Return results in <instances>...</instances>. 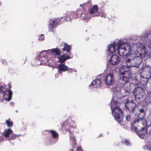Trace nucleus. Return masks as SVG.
<instances>
[{
    "label": "nucleus",
    "mask_w": 151,
    "mask_h": 151,
    "mask_svg": "<svg viewBox=\"0 0 151 151\" xmlns=\"http://www.w3.org/2000/svg\"><path fill=\"white\" fill-rule=\"evenodd\" d=\"M44 39V35L43 34H41L38 40H43Z\"/></svg>",
    "instance_id": "473e14b6"
},
{
    "label": "nucleus",
    "mask_w": 151,
    "mask_h": 151,
    "mask_svg": "<svg viewBox=\"0 0 151 151\" xmlns=\"http://www.w3.org/2000/svg\"><path fill=\"white\" fill-rule=\"evenodd\" d=\"M126 96V95H122V96H123V97H124V96Z\"/></svg>",
    "instance_id": "8fccbe9b"
},
{
    "label": "nucleus",
    "mask_w": 151,
    "mask_h": 151,
    "mask_svg": "<svg viewBox=\"0 0 151 151\" xmlns=\"http://www.w3.org/2000/svg\"><path fill=\"white\" fill-rule=\"evenodd\" d=\"M69 151H73V150L72 149H71Z\"/></svg>",
    "instance_id": "de8ad7c7"
},
{
    "label": "nucleus",
    "mask_w": 151,
    "mask_h": 151,
    "mask_svg": "<svg viewBox=\"0 0 151 151\" xmlns=\"http://www.w3.org/2000/svg\"><path fill=\"white\" fill-rule=\"evenodd\" d=\"M0 97H1V95H0Z\"/></svg>",
    "instance_id": "6e6d98bb"
},
{
    "label": "nucleus",
    "mask_w": 151,
    "mask_h": 151,
    "mask_svg": "<svg viewBox=\"0 0 151 151\" xmlns=\"http://www.w3.org/2000/svg\"><path fill=\"white\" fill-rule=\"evenodd\" d=\"M145 101L147 104L151 103V97L147 96L145 99Z\"/></svg>",
    "instance_id": "bb28decb"
},
{
    "label": "nucleus",
    "mask_w": 151,
    "mask_h": 151,
    "mask_svg": "<svg viewBox=\"0 0 151 151\" xmlns=\"http://www.w3.org/2000/svg\"><path fill=\"white\" fill-rule=\"evenodd\" d=\"M134 114L136 116H138V117L137 118H135L133 121V124L136 123H142L143 127H146L147 126V122L144 119V117L141 116L140 114L135 113Z\"/></svg>",
    "instance_id": "f8f14e48"
},
{
    "label": "nucleus",
    "mask_w": 151,
    "mask_h": 151,
    "mask_svg": "<svg viewBox=\"0 0 151 151\" xmlns=\"http://www.w3.org/2000/svg\"><path fill=\"white\" fill-rule=\"evenodd\" d=\"M101 134H100L99 136H101Z\"/></svg>",
    "instance_id": "864d4df0"
},
{
    "label": "nucleus",
    "mask_w": 151,
    "mask_h": 151,
    "mask_svg": "<svg viewBox=\"0 0 151 151\" xmlns=\"http://www.w3.org/2000/svg\"><path fill=\"white\" fill-rule=\"evenodd\" d=\"M126 65H127L122 66L120 69L119 81L122 82L121 86L119 88L114 87L112 89L114 93L117 95H122L123 89L122 88L121 89L120 87L122 86H123V89L125 92L129 93L131 92V88L128 82L131 75V72L129 69L132 66H128L126 63Z\"/></svg>",
    "instance_id": "f03ea898"
},
{
    "label": "nucleus",
    "mask_w": 151,
    "mask_h": 151,
    "mask_svg": "<svg viewBox=\"0 0 151 151\" xmlns=\"http://www.w3.org/2000/svg\"><path fill=\"white\" fill-rule=\"evenodd\" d=\"M4 139H5L3 137V136L2 135H0V143H1V141H3V142H4Z\"/></svg>",
    "instance_id": "c9c22d12"
},
{
    "label": "nucleus",
    "mask_w": 151,
    "mask_h": 151,
    "mask_svg": "<svg viewBox=\"0 0 151 151\" xmlns=\"http://www.w3.org/2000/svg\"><path fill=\"white\" fill-rule=\"evenodd\" d=\"M71 49V46L65 43L64 47L62 50L63 51H66L68 55L64 54L59 57H58V58L59 62L62 63L67 60L70 59V57L68 55H70L71 54V52L70 50Z\"/></svg>",
    "instance_id": "423d86ee"
},
{
    "label": "nucleus",
    "mask_w": 151,
    "mask_h": 151,
    "mask_svg": "<svg viewBox=\"0 0 151 151\" xmlns=\"http://www.w3.org/2000/svg\"><path fill=\"white\" fill-rule=\"evenodd\" d=\"M10 104L11 106H13L14 105V103L13 102L11 101V102H10Z\"/></svg>",
    "instance_id": "ea45409f"
},
{
    "label": "nucleus",
    "mask_w": 151,
    "mask_h": 151,
    "mask_svg": "<svg viewBox=\"0 0 151 151\" xmlns=\"http://www.w3.org/2000/svg\"><path fill=\"white\" fill-rule=\"evenodd\" d=\"M144 147L145 148H147V149H148L150 150H151V145H145Z\"/></svg>",
    "instance_id": "2f4dec72"
},
{
    "label": "nucleus",
    "mask_w": 151,
    "mask_h": 151,
    "mask_svg": "<svg viewBox=\"0 0 151 151\" xmlns=\"http://www.w3.org/2000/svg\"><path fill=\"white\" fill-rule=\"evenodd\" d=\"M142 91V88H141L138 87L135 88L134 90V94L137 95L141 93V91Z\"/></svg>",
    "instance_id": "5701e85b"
},
{
    "label": "nucleus",
    "mask_w": 151,
    "mask_h": 151,
    "mask_svg": "<svg viewBox=\"0 0 151 151\" xmlns=\"http://www.w3.org/2000/svg\"><path fill=\"white\" fill-rule=\"evenodd\" d=\"M3 91L4 90L0 89V93L3 95Z\"/></svg>",
    "instance_id": "37998d69"
},
{
    "label": "nucleus",
    "mask_w": 151,
    "mask_h": 151,
    "mask_svg": "<svg viewBox=\"0 0 151 151\" xmlns=\"http://www.w3.org/2000/svg\"><path fill=\"white\" fill-rule=\"evenodd\" d=\"M131 116L129 115H128L127 116L126 119L127 121H129L131 119Z\"/></svg>",
    "instance_id": "72a5a7b5"
},
{
    "label": "nucleus",
    "mask_w": 151,
    "mask_h": 151,
    "mask_svg": "<svg viewBox=\"0 0 151 151\" xmlns=\"http://www.w3.org/2000/svg\"><path fill=\"white\" fill-rule=\"evenodd\" d=\"M98 10L97 6L96 5H95L92 8L89 9L88 10V12L90 14H93V16H95V14H97V11Z\"/></svg>",
    "instance_id": "dca6fc26"
},
{
    "label": "nucleus",
    "mask_w": 151,
    "mask_h": 151,
    "mask_svg": "<svg viewBox=\"0 0 151 151\" xmlns=\"http://www.w3.org/2000/svg\"><path fill=\"white\" fill-rule=\"evenodd\" d=\"M145 130L146 133H147V131H148L149 133L151 134V126H149L147 128L146 127V129Z\"/></svg>",
    "instance_id": "c85d7f7f"
},
{
    "label": "nucleus",
    "mask_w": 151,
    "mask_h": 151,
    "mask_svg": "<svg viewBox=\"0 0 151 151\" xmlns=\"http://www.w3.org/2000/svg\"><path fill=\"white\" fill-rule=\"evenodd\" d=\"M57 74L55 75V77H56V76H57Z\"/></svg>",
    "instance_id": "3c124183"
},
{
    "label": "nucleus",
    "mask_w": 151,
    "mask_h": 151,
    "mask_svg": "<svg viewBox=\"0 0 151 151\" xmlns=\"http://www.w3.org/2000/svg\"><path fill=\"white\" fill-rule=\"evenodd\" d=\"M150 34L146 32L142 33L141 39L145 45L139 42L134 43L131 46L132 51L137 50V53H132L128 55L129 58L126 60L129 66L138 67L142 61V58L148 56L150 54L151 45Z\"/></svg>",
    "instance_id": "f257e3e1"
},
{
    "label": "nucleus",
    "mask_w": 151,
    "mask_h": 151,
    "mask_svg": "<svg viewBox=\"0 0 151 151\" xmlns=\"http://www.w3.org/2000/svg\"><path fill=\"white\" fill-rule=\"evenodd\" d=\"M146 129V127H142L140 131L138 132H137V135H138L139 137L141 139H144L145 137V133H144L142 132L143 131Z\"/></svg>",
    "instance_id": "6ab92c4d"
},
{
    "label": "nucleus",
    "mask_w": 151,
    "mask_h": 151,
    "mask_svg": "<svg viewBox=\"0 0 151 151\" xmlns=\"http://www.w3.org/2000/svg\"><path fill=\"white\" fill-rule=\"evenodd\" d=\"M99 78H96L89 85V88L91 89L94 88H98L101 86V81H103V75L101 74L98 76Z\"/></svg>",
    "instance_id": "6e6552de"
},
{
    "label": "nucleus",
    "mask_w": 151,
    "mask_h": 151,
    "mask_svg": "<svg viewBox=\"0 0 151 151\" xmlns=\"http://www.w3.org/2000/svg\"><path fill=\"white\" fill-rule=\"evenodd\" d=\"M70 16H72V17L73 19H76L77 17H78L79 16V14L78 13L75 12L73 15H70Z\"/></svg>",
    "instance_id": "cd10ccee"
},
{
    "label": "nucleus",
    "mask_w": 151,
    "mask_h": 151,
    "mask_svg": "<svg viewBox=\"0 0 151 151\" xmlns=\"http://www.w3.org/2000/svg\"><path fill=\"white\" fill-rule=\"evenodd\" d=\"M15 112H16L17 113V112H18V110H16L15 111Z\"/></svg>",
    "instance_id": "49530a36"
},
{
    "label": "nucleus",
    "mask_w": 151,
    "mask_h": 151,
    "mask_svg": "<svg viewBox=\"0 0 151 151\" xmlns=\"http://www.w3.org/2000/svg\"><path fill=\"white\" fill-rule=\"evenodd\" d=\"M82 6V4H81L80 5V6Z\"/></svg>",
    "instance_id": "09e8293b"
},
{
    "label": "nucleus",
    "mask_w": 151,
    "mask_h": 151,
    "mask_svg": "<svg viewBox=\"0 0 151 151\" xmlns=\"http://www.w3.org/2000/svg\"><path fill=\"white\" fill-rule=\"evenodd\" d=\"M120 60L121 58L119 55L113 54L110 57L109 61L111 64L116 65L119 63Z\"/></svg>",
    "instance_id": "4468645a"
},
{
    "label": "nucleus",
    "mask_w": 151,
    "mask_h": 151,
    "mask_svg": "<svg viewBox=\"0 0 151 151\" xmlns=\"http://www.w3.org/2000/svg\"><path fill=\"white\" fill-rule=\"evenodd\" d=\"M118 102L113 99L110 104L112 114L115 119L118 123L122 121L123 119V113L121 109L118 107Z\"/></svg>",
    "instance_id": "20e7f679"
},
{
    "label": "nucleus",
    "mask_w": 151,
    "mask_h": 151,
    "mask_svg": "<svg viewBox=\"0 0 151 151\" xmlns=\"http://www.w3.org/2000/svg\"><path fill=\"white\" fill-rule=\"evenodd\" d=\"M70 143L73 145H75L76 144V140L75 137L71 134L70 132Z\"/></svg>",
    "instance_id": "412c9836"
},
{
    "label": "nucleus",
    "mask_w": 151,
    "mask_h": 151,
    "mask_svg": "<svg viewBox=\"0 0 151 151\" xmlns=\"http://www.w3.org/2000/svg\"><path fill=\"white\" fill-rule=\"evenodd\" d=\"M116 50H117V53L121 56L126 55L127 56L128 58L125 59V61L129 58L128 55L132 53L131 52L132 51L131 46L127 44L126 41L118 39H116L113 43L109 45L108 47V51L110 53H113Z\"/></svg>",
    "instance_id": "7ed1b4c3"
},
{
    "label": "nucleus",
    "mask_w": 151,
    "mask_h": 151,
    "mask_svg": "<svg viewBox=\"0 0 151 151\" xmlns=\"http://www.w3.org/2000/svg\"><path fill=\"white\" fill-rule=\"evenodd\" d=\"M90 14H88V12H84L81 13V19L82 20H89L91 17Z\"/></svg>",
    "instance_id": "f3484780"
},
{
    "label": "nucleus",
    "mask_w": 151,
    "mask_h": 151,
    "mask_svg": "<svg viewBox=\"0 0 151 151\" xmlns=\"http://www.w3.org/2000/svg\"><path fill=\"white\" fill-rule=\"evenodd\" d=\"M86 4V3H83V5H85V4Z\"/></svg>",
    "instance_id": "603ef678"
},
{
    "label": "nucleus",
    "mask_w": 151,
    "mask_h": 151,
    "mask_svg": "<svg viewBox=\"0 0 151 151\" xmlns=\"http://www.w3.org/2000/svg\"><path fill=\"white\" fill-rule=\"evenodd\" d=\"M149 73H150V75H151V69H150V71H149Z\"/></svg>",
    "instance_id": "c03bdc74"
},
{
    "label": "nucleus",
    "mask_w": 151,
    "mask_h": 151,
    "mask_svg": "<svg viewBox=\"0 0 151 151\" xmlns=\"http://www.w3.org/2000/svg\"><path fill=\"white\" fill-rule=\"evenodd\" d=\"M66 21H71V17H66L65 19Z\"/></svg>",
    "instance_id": "e433bc0d"
},
{
    "label": "nucleus",
    "mask_w": 151,
    "mask_h": 151,
    "mask_svg": "<svg viewBox=\"0 0 151 151\" xmlns=\"http://www.w3.org/2000/svg\"><path fill=\"white\" fill-rule=\"evenodd\" d=\"M13 92L11 89L6 88L3 91V95L2 96L4 99L8 102L10 101L12 98Z\"/></svg>",
    "instance_id": "9d476101"
},
{
    "label": "nucleus",
    "mask_w": 151,
    "mask_h": 151,
    "mask_svg": "<svg viewBox=\"0 0 151 151\" xmlns=\"http://www.w3.org/2000/svg\"><path fill=\"white\" fill-rule=\"evenodd\" d=\"M55 53V55H60L61 51L60 50L57 48H53L51 49L48 50H46L41 51L38 56H36L37 59L43 58V57H48V55H51L52 53Z\"/></svg>",
    "instance_id": "39448f33"
},
{
    "label": "nucleus",
    "mask_w": 151,
    "mask_h": 151,
    "mask_svg": "<svg viewBox=\"0 0 151 151\" xmlns=\"http://www.w3.org/2000/svg\"><path fill=\"white\" fill-rule=\"evenodd\" d=\"M4 100V99L3 98V99H2L1 100V102H3V100Z\"/></svg>",
    "instance_id": "a18cd8bd"
},
{
    "label": "nucleus",
    "mask_w": 151,
    "mask_h": 151,
    "mask_svg": "<svg viewBox=\"0 0 151 151\" xmlns=\"http://www.w3.org/2000/svg\"><path fill=\"white\" fill-rule=\"evenodd\" d=\"M7 86H8V88H6L11 89L10 88H12V85L10 82L8 83Z\"/></svg>",
    "instance_id": "58836bf2"
},
{
    "label": "nucleus",
    "mask_w": 151,
    "mask_h": 151,
    "mask_svg": "<svg viewBox=\"0 0 151 151\" xmlns=\"http://www.w3.org/2000/svg\"><path fill=\"white\" fill-rule=\"evenodd\" d=\"M58 72L59 74L62 75L63 72H65L68 70L69 68L65 64L60 63L58 66Z\"/></svg>",
    "instance_id": "2eb2a0df"
},
{
    "label": "nucleus",
    "mask_w": 151,
    "mask_h": 151,
    "mask_svg": "<svg viewBox=\"0 0 151 151\" xmlns=\"http://www.w3.org/2000/svg\"><path fill=\"white\" fill-rule=\"evenodd\" d=\"M5 124L9 128L11 127L13 125V122L11 120L10 118H9L8 119L6 120Z\"/></svg>",
    "instance_id": "4be33fe9"
},
{
    "label": "nucleus",
    "mask_w": 151,
    "mask_h": 151,
    "mask_svg": "<svg viewBox=\"0 0 151 151\" xmlns=\"http://www.w3.org/2000/svg\"><path fill=\"white\" fill-rule=\"evenodd\" d=\"M49 132H50L53 138L55 140L53 142L52 141V144L55 143L58 139V134L55 131L53 130H49Z\"/></svg>",
    "instance_id": "a211bd4d"
},
{
    "label": "nucleus",
    "mask_w": 151,
    "mask_h": 151,
    "mask_svg": "<svg viewBox=\"0 0 151 151\" xmlns=\"http://www.w3.org/2000/svg\"><path fill=\"white\" fill-rule=\"evenodd\" d=\"M134 124H131V129H133V130L136 131L137 132H138L137 131V128L136 127H135L134 126Z\"/></svg>",
    "instance_id": "c756f323"
},
{
    "label": "nucleus",
    "mask_w": 151,
    "mask_h": 151,
    "mask_svg": "<svg viewBox=\"0 0 151 151\" xmlns=\"http://www.w3.org/2000/svg\"><path fill=\"white\" fill-rule=\"evenodd\" d=\"M1 62L2 64L4 65H8V63L7 62V61L5 60H3L1 59Z\"/></svg>",
    "instance_id": "7c9ffc66"
},
{
    "label": "nucleus",
    "mask_w": 151,
    "mask_h": 151,
    "mask_svg": "<svg viewBox=\"0 0 151 151\" xmlns=\"http://www.w3.org/2000/svg\"><path fill=\"white\" fill-rule=\"evenodd\" d=\"M125 106L126 108L128 110L129 112L134 113V114L136 113L135 108L137 105L133 101H127L125 104Z\"/></svg>",
    "instance_id": "9b49d317"
},
{
    "label": "nucleus",
    "mask_w": 151,
    "mask_h": 151,
    "mask_svg": "<svg viewBox=\"0 0 151 151\" xmlns=\"http://www.w3.org/2000/svg\"><path fill=\"white\" fill-rule=\"evenodd\" d=\"M48 57H43V58L37 59V60L39 61H40V62L38 63V64L46 65L47 62L48 61Z\"/></svg>",
    "instance_id": "aec40b11"
},
{
    "label": "nucleus",
    "mask_w": 151,
    "mask_h": 151,
    "mask_svg": "<svg viewBox=\"0 0 151 151\" xmlns=\"http://www.w3.org/2000/svg\"><path fill=\"white\" fill-rule=\"evenodd\" d=\"M138 112L136 110V113H139V114H141V116L143 117H144L145 116V110L144 109H140L139 110H138Z\"/></svg>",
    "instance_id": "b1692460"
},
{
    "label": "nucleus",
    "mask_w": 151,
    "mask_h": 151,
    "mask_svg": "<svg viewBox=\"0 0 151 151\" xmlns=\"http://www.w3.org/2000/svg\"><path fill=\"white\" fill-rule=\"evenodd\" d=\"M100 15L101 17H105L106 14L102 10L99 12L97 13V14H95L94 16H98Z\"/></svg>",
    "instance_id": "393cba45"
},
{
    "label": "nucleus",
    "mask_w": 151,
    "mask_h": 151,
    "mask_svg": "<svg viewBox=\"0 0 151 151\" xmlns=\"http://www.w3.org/2000/svg\"><path fill=\"white\" fill-rule=\"evenodd\" d=\"M87 4H88L89 5H90L91 4V1H88L87 2V3H86Z\"/></svg>",
    "instance_id": "79ce46f5"
},
{
    "label": "nucleus",
    "mask_w": 151,
    "mask_h": 151,
    "mask_svg": "<svg viewBox=\"0 0 151 151\" xmlns=\"http://www.w3.org/2000/svg\"><path fill=\"white\" fill-rule=\"evenodd\" d=\"M103 75V81H104L106 84L108 86H111L114 84L115 81V79L113 74L112 73H110L105 77Z\"/></svg>",
    "instance_id": "1a4fd4ad"
},
{
    "label": "nucleus",
    "mask_w": 151,
    "mask_h": 151,
    "mask_svg": "<svg viewBox=\"0 0 151 151\" xmlns=\"http://www.w3.org/2000/svg\"><path fill=\"white\" fill-rule=\"evenodd\" d=\"M124 142L125 144L126 145H128L130 144L129 142L128 141V140L127 139H125L124 141Z\"/></svg>",
    "instance_id": "f704fd0d"
},
{
    "label": "nucleus",
    "mask_w": 151,
    "mask_h": 151,
    "mask_svg": "<svg viewBox=\"0 0 151 151\" xmlns=\"http://www.w3.org/2000/svg\"><path fill=\"white\" fill-rule=\"evenodd\" d=\"M4 87L3 85H0V89L3 90V89L4 88Z\"/></svg>",
    "instance_id": "a19ab883"
},
{
    "label": "nucleus",
    "mask_w": 151,
    "mask_h": 151,
    "mask_svg": "<svg viewBox=\"0 0 151 151\" xmlns=\"http://www.w3.org/2000/svg\"><path fill=\"white\" fill-rule=\"evenodd\" d=\"M67 71H68L69 73L70 72V73H72L73 72V71H75V69H72L71 68H69L68 70Z\"/></svg>",
    "instance_id": "4c0bfd02"
},
{
    "label": "nucleus",
    "mask_w": 151,
    "mask_h": 151,
    "mask_svg": "<svg viewBox=\"0 0 151 151\" xmlns=\"http://www.w3.org/2000/svg\"><path fill=\"white\" fill-rule=\"evenodd\" d=\"M45 131H47V132H48V130H46Z\"/></svg>",
    "instance_id": "5fc2aeb1"
},
{
    "label": "nucleus",
    "mask_w": 151,
    "mask_h": 151,
    "mask_svg": "<svg viewBox=\"0 0 151 151\" xmlns=\"http://www.w3.org/2000/svg\"><path fill=\"white\" fill-rule=\"evenodd\" d=\"M60 19H52L49 20V24L48 25L49 31H53V29L55 27L56 25L58 24L60 21Z\"/></svg>",
    "instance_id": "ddd939ff"
},
{
    "label": "nucleus",
    "mask_w": 151,
    "mask_h": 151,
    "mask_svg": "<svg viewBox=\"0 0 151 151\" xmlns=\"http://www.w3.org/2000/svg\"><path fill=\"white\" fill-rule=\"evenodd\" d=\"M17 137H19V134H16L12 133L10 137L8 139H7L9 141L10 140H13L14 139Z\"/></svg>",
    "instance_id": "a878e982"
},
{
    "label": "nucleus",
    "mask_w": 151,
    "mask_h": 151,
    "mask_svg": "<svg viewBox=\"0 0 151 151\" xmlns=\"http://www.w3.org/2000/svg\"><path fill=\"white\" fill-rule=\"evenodd\" d=\"M76 125L74 121L71 120L69 119L68 121L67 120L63 123L62 126V129L65 130L67 131L68 130L69 132L73 131V130H71L76 127Z\"/></svg>",
    "instance_id": "0eeeda50"
}]
</instances>
